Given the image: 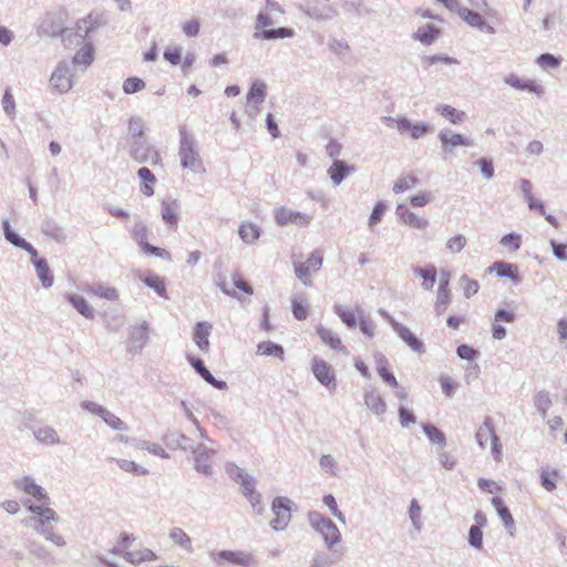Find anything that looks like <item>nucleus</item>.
<instances>
[{"mask_svg":"<svg viewBox=\"0 0 567 567\" xmlns=\"http://www.w3.org/2000/svg\"><path fill=\"white\" fill-rule=\"evenodd\" d=\"M385 209H386L385 204H384V203H381V202H380V203H378V204L374 206V208H373V210H372V213H371V215H370V218H369V225H370V227L375 226V225L381 220V218H382V216H383V214H384Z\"/></svg>","mask_w":567,"mask_h":567,"instance_id":"obj_62","label":"nucleus"},{"mask_svg":"<svg viewBox=\"0 0 567 567\" xmlns=\"http://www.w3.org/2000/svg\"><path fill=\"white\" fill-rule=\"evenodd\" d=\"M354 171V166L347 165L343 161H334L328 169V175L333 184L339 185L346 176Z\"/></svg>","mask_w":567,"mask_h":567,"instance_id":"obj_20","label":"nucleus"},{"mask_svg":"<svg viewBox=\"0 0 567 567\" xmlns=\"http://www.w3.org/2000/svg\"><path fill=\"white\" fill-rule=\"evenodd\" d=\"M66 299L82 316L85 318H93L94 311L83 297L78 295H68Z\"/></svg>","mask_w":567,"mask_h":567,"instance_id":"obj_37","label":"nucleus"},{"mask_svg":"<svg viewBox=\"0 0 567 567\" xmlns=\"http://www.w3.org/2000/svg\"><path fill=\"white\" fill-rule=\"evenodd\" d=\"M460 286H461L463 293L466 298H470V297L476 295L478 291V288H480L477 280L472 279L467 275H463L460 278Z\"/></svg>","mask_w":567,"mask_h":567,"instance_id":"obj_44","label":"nucleus"},{"mask_svg":"<svg viewBox=\"0 0 567 567\" xmlns=\"http://www.w3.org/2000/svg\"><path fill=\"white\" fill-rule=\"evenodd\" d=\"M424 432H425L426 436L432 442H435V443H439V444H444L445 443V435L437 427H435L433 425H425L424 426Z\"/></svg>","mask_w":567,"mask_h":567,"instance_id":"obj_59","label":"nucleus"},{"mask_svg":"<svg viewBox=\"0 0 567 567\" xmlns=\"http://www.w3.org/2000/svg\"><path fill=\"white\" fill-rule=\"evenodd\" d=\"M217 566L234 565L239 567H251L255 564L254 555L245 550H219L210 554Z\"/></svg>","mask_w":567,"mask_h":567,"instance_id":"obj_4","label":"nucleus"},{"mask_svg":"<svg viewBox=\"0 0 567 567\" xmlns=\"http://www.w3.org/2000/svg\"><path fill=\"white\" fill-rule=\"evenodd\" d=\"M505 83L516 90L528 91V92L535 93L537 95H542L544 93V89L540 84H538L532 80L520 79L518 75H516L514 73L508 74L505 78Z\"/></svg>","mask_w":567,"mask_h":567,"instance_id":"obj_13","label":"nucleus"},{"mask_svg":"<svg viewBox=\"0 0 567 567\" xmlns=\"http://www.w3.org/2000/svg\"><path fill=\"white\" fill-rule=\"evenodd\" d=\"M465 245L466 238L463 235L453 236L446 243L447 249L453 254L460 252L465 247Z\"/></svg>","mask_w":567,"mask_h":567,"instance_id":"obj_57","label":"nucleus"},{"mask_svg":"<svg viewBox=\"0 0 567 567\" xmlns=\"http://www.w3.org/2000/svg\"><path fill=\"white\" fill-rule=\"evenodd\" d=\"M32 260H33L35 269H37V275H38L39 279L41 280L42 285L45 288L51 287L53 284V276L50 271V268H49L47 261L43 259H39L38 257L32 258Z\"/></svg>","mask_w":567,"mask_h":567,"instance_id":"obj_32","label":"nucleus"},{"mask_svg":"<svg viewBox=\"0 0 567 567\" xmlns=\"http://www.w3.org/2000/svg\"><path fill=\"white\" fill-rule=\"evenodd\" d=\"M190 364L196 370V372L209 384L217 389H223L225 386V382L218 381L214 378V375L205 368L203 361L200 359L190 358Z\"/></svg>","mask_w":567,"mask_h":567,"instance_id":"obj_26","label":"nucleus"},{"mask_svg":"<svg viewBox=\"0 0 567 567\" xmlns=\"http://www.w3.org/2000/svg\"><path fill=\"white\" fill-rule=\"evenodd\" d=\"M537 63L542 68H557L559 65V59L549 53H544L537 58Z\"/></svg>","mask_w":567,"mask_h":567,"instance_id":"obj_63","label":"nucleus"},{"mask_svg":"<svg viewBox=\"0 0 567 567\" xmlns=\"http://www.w3.org/2000/svg\"><path fill=\"white\" fill-rule=\"evenodd\" d=\"M94 59V49L92 44L83 45L74 55L73 61L75 64L90 65Z\"/></svg>","mask_w":567,"mask_h":567,"instance_id":"obj_42","label":"nucleus"},{"mask_svg":"<svg viewBox=\"0 0 567 567\" xmlns=\"http://www.w3.org/2000/svg\"><path fill=\"white\" fill-rule=\"evenodd\" d=\"M102 23V20L99 14L90 13L82 20L78 21L76 27L80 31H83L84 34H89L90 32L96 30Z\"/></svg>","mask_w":567,"mask_h":567,"instance_id":"obj_38","label":"nucleus"},{"mask_svg":"<svg viewBox=\"0 0 567 567\" xmlns=\"http://www.w3.org/2000/svg\"><path fill=\"white\" fill-rule=\"evenodd\" d=\"M476 440L482 447L485 446L487 443H491L492 453L495 460H501L502 445L499 443L498 436L496 435L491 417H486L483 424L478 427L476 433Z\"/></svg>","mask_w":567,"mask_h":567,"instance_id":"obj_6","label":"nucleus"},{"mask_svg":"<svg viewBox=\"0 0 567 567\" xmlns=\"http://www.w3.org/2000/svg\"><path fill=\"white\" fill-rule=\"evenodd\" d=\"M396 215L398 218L406 226L423 230L429 226V221L426 218L421 217L416 215L415 213L411 212L406 205L400 204L396 207Z\"/></svg>","mask_w":567,"mask_h":567,"instance_id":"obj_11","label":"nucleus"},{"mask_svg":"<svg viewBox=\"0 0 567 567\" xmlns=\"http://www.w3.org/2000/svg\"><path fill=\"white\" fill-rule=\"evenodd\" d=\"M334 311L347 327L354 328L357 326L358 316L355 311L342 307H336Z\"/></svg>","mask_w":567,"mask_h":567,"instance_id":"obj_47","label":"nucleus"},{"mask_svg":"<svg viewBox=\"0 0 567 567\" xmlns=\"http://www.w3.org/2000/svg\"><path fill=\"white\" fill-rule=\"evenodd\" d=\"M183 32L185 35L193 38L199 33L200 23L198 19H192L183 23L182 25Z\"/></svg>","mask_w":567,"mask_h":567,"instance_id":"obj_60","label":"nucleus"},{"mask_svg":"<svg viewBox=\"0 0 567 567\" xmlns=\"http://www.w3.org/2000/svg\"><path fill=\"white\" fill-rule=\"evenodd\" d=\"M265 95L266 85L264 83L257 82L251 85L248 93V100L256 104H260L264 101Z\"/></svg>","mask_w":567,"mask_h":567,"instance_id":"obj_52","label":"nucleus"},{"mask_svg":"<svg viewBox=\"0 0 567 567\" xmlns=\"http://www.w3.org/2000/svg\"><path fill=\"white\" fill-rule=\"evenodd\" d=\"M39 533L45 536L47 539L51 540L56 546H64L65 542L64 538L60 535L53 532L52 528H37Z\"/></svg>","mask_w":567,"mask_h":567,"instance_id":"obj_61","label":"nucleus"},{"mask_svg":"<svg viewBox=\"0 0 567 567\" xmlns=\"http://www.w3.org/2000/svg\"><path fill=\"white\" fill-rule=\"evenodd\" d=\"M89 291L94 296H97L100 298H104L107 300H115L118 297V293L115 288L105 287L102 285L93 286L89 289Z\"/></svg>","mask_w":567,"mask_h":567,"instance_id":"obj_45","label":"nucleus"},{"mask_svg":"<svg viewBox=\"0 0 567 567\" xmlns=\"http://www.w3.org/2000/svg\"><path fill=\"white\" fill-rule=\"evenodd\" d=\"M275 221L278 226L285 227L293 224L298 227H307L311 221V216L292 210L287 207H279L274 213Z\"/></svg>","mask_w":567,"mask_h":567,"instance_id":"obj_10","label":"nucleus"},{"mask_svg":"<svg viewBox=\"0 0 567 567\" xmlns=\"http://www.w3.org/2000/svg\"><path fill=\"white\" fill-rule=\"evenodd\" d=\"M137 175L143 182L141 186L142 194L147 197L153 196L155 192L154 186L156 184L155 175L147 167L140 168Z\"/></svg>","mask_w":567,"mask_h":567,"instance_id":"obj_27","label":"nucleus"},{"mask_svg":"<svg viewBox=\"0 0 567 567\" xmlns=\"http://www.w3.org/2000/svg\"><path fill=\"white\" fill-rule=\"evenodd\" d=\"M501 244L512 251H516L520 247L522 236L518 234H507L501 239Z\"/></svg>","mask_w":567,"mask_h":567,"instance_id":"obj_55","label":"nucleus"},{"mask_svg":"<svg viewBox=\"0 0 567 567\" xmlns=\"http://www.w3.org/2000/svg\"><path fill=\"white\" fill-rule=\"evenodd\" d=\"M3 229L6 238L14 246L20 247L28 251L32 258L38 257V251L32 247L31 244L25 241L23 238L19 237L11 228L8 220L3 223Z\"/></svg>","mask_w":567,"mask_h":567,"instance_id":"obj_19","label":"nucleus"},{"mask_svg":"<svg viewBox=\"0 0 567 567\" xmlns=\"http://www.w3.org/2000/svg\"><path fill=\"white\" fill-rule=\"evenodd\" d=\"M309 520L311 526L322 535L329 547L340 542V532L330 518L315 512L309 515Z\"/></svg>","mask_w":567,"mask_h":567,"instance_id":"obj_5","label":"nucleus"},{"mask_svg":"<svg viewBox=\"0 0 567 567\" xmlns=\"http://www.w3.org/2000/svg\"><path fill=\"white\" fill-rule=\"evenodd\" d=\"M29 511L37 516V520H38L39 525H41L42 527L47 523H50L52 520H56L58 519L56 513L52 508H50L49 506H43V505L42 506H33V505H30L29 506Z\"/></svg>","mask_w":567,"mask_h":567,"instance_id":"obj_30","label":"nucleus"},{"mask_svg":"<svg viewBox=\"0 0 567 567\" xmlns=\"http://www.w3.org/2000/svg\"><path fill=\"white\" fill-rule=\"evenodd\" d=\"M238 235L245 243L252 244L260 237V228L254 223L245 221L239 226Z\"/></svg>","mask_w":567,"mask_h":567,"instance_id":"obj_28","label":"nucleus"},{"mask_svg":"<svg viewBox=\"0 0 567 567\" xmlns=\"http://www.w3.org/2000/svg\"><path fill=\"white\" fill-rule=\"evenodd\" d=\"M271 509L275 516L270 523L271 527L276 530L285 529L291 519L290 501L281 496L276 497L272 501Z\"/></svg>","mask_w":567,"mask_h":567,"instance_id":"obj_7","label":"nucleus"},{"mask_svg":"<svg viewBox=\"0 0 567 567\" xmlns=\"http://www.w3.org/2000/svg\"><path fill=\"white\" fill-rule=\"evenodd\" d=\"M323 264V251L315 249L305 261L293 264L295 274L306 286H311V275L318 272Z\"/></svg>","mask_w":567,"mask_h":567,"instance_id":"obj_3","label":"nucleus"},{"mask_svg":"<svg viewBox=\"0 0 567 567\" xmlns=\"http://www.w3.org/2000/svg\"><path fill=\"white\" fill-rule=\"evenodd\" d=\"M272 20L267 12H259L256 18V32L254 37L260 40H275V39H284L291 38L295 32L289 28H277L271 29Z\"/></svg>","mask_w":567,"mask_h":567,"instance_id":"obj_2","label":"nucleus"},{"mask_svg":"<svg viewBox=\"0 0 567 567\" xmlns=\"http://www.w3.org/2000/svg\"><path fill=\"white\" fill-rule=\"evenodd\" d=\"M101 417L113 430L124 431L127 429L126 424L118 416L106 409L103 411Z\"/></svg>","mask_w":567,"mask_h":567,"instance_id":"obj_46","label":"nucleus"},{"mask_svg":"<svg viewBox=\"0 0 567 567\" xmlns=\"http://www.w3.org/2000/svg\"><path fill=\"white\" fill-rule=\"evenodd\" d=\"M231 475H234V478L238 483H240V485L243 486V489H244V494L247 497H249L250 502L259 503L260 495L258 493H256V491H255L252 478L249 475H247L246 473L241 472L239 468L233 470Z\"/></svg>","mask_w":567,"mask_h":567,"instance_id":"obj_15","label":"nucleus"},{"mask_svg":"<svg viewBox=\"0 0 567 567\" xmlns=\"http://www.w3.org/2000/svg\"><path fill=\"white\" fill-rule=\"evenodd\" d=\"M132 234L140 247L147 243L148 228L145 224L136 223L133 227Z\"/></svg>","mask_w":567,"mask_h":567,"instance_id":"obj_54","label":"nucleus"},{"mask_svg":"<svg viewBox=\"0 0 567 567\" xmlns=\"http://www.w3.org/2000/svg\"><path fill=\"white\" fill-rule=\"evenodd\" d=\"M142 251L146 255H153L165 260H172V255L165 248L153 246L148 243L141 247Z\"/></svg>","mask_w":567,"mask_h":567,"instance_id":"obj_53","label":"nucleus"},{"mask_svg":"<svg viewBox=\"0 0 567 567\" xmlns=\"http://www.w3.org/2000/svg\"><path fill=\"white\" fill-rule=\"evenodd\" d=\"M436 111L446 120H449L452 124H458L463 122L466 117L465 112L457 110L451 105H441L436 109Z\"/></svg>","mask_w":567,"mask_h":567,"instance_id":"obj_35","label":"nucleus"},{"mask_svg":"<svg viewBox=\"0 0 567 567\" xmlns=\"http://www.w3.org/2000/svg\"><path fill=\"white\" fill-rule=\"evenodd\" d=\"M135 540L136 538L134 536L123 534L117 544L116 551L122 554L123 557L132 564H141L156 559V555L151 549L138 546Z\"/></svg>","mask_w":567,"mask_h":567,"instance_id":"obj_1","label":"nucleus"},{"mask_svg":"<svg viewBox=\"0 0 567 567\" xmlns=\"http://www.w3.org/2000/svg\"><path fill=\"white\" fill-rule=\"evenodd\" d=\"M414 274L422 278V287L425 290H431L436 280V268L433 265H429L426 267H416L414 268Z\"/></svg>","mask_w":567,"mask_h":567,"instance_id":"obj_24","label":"nucleus"},{"mask_svg":"<svg viewBox=\"0 0 567 567\" xmlns=\"http://www.w3.org/2000/svg\"><path fill=\"white\" fill-rule=\"evenodd\" d=\"M422 63L425 69H430L432 65L439 64V63L445 64V65H451V64H456L458 62L454 58H451L447 55L435 54V55L423 56Z\"/></svg>","mask_w":567,"mask_h":567,"instance_id":"obj_43","label":"nucleus"},{"mask_svg":"<svg viewBox=\"0 0 567 567\" xmlns=\"http://www.w3.org/2000/svg\"><path fill=\"white\" fill-rule=\"evenodd\" d=\"M378 373L379 375L381 377V379L391 388L393 389H398L399 388V383L396 381V378L394 377V374L390 371L389 367H388V362L385 359H381L379 361V367H378Z\"/></svg>","mask_w":567,"mask_h":567,"instance_id":"obj_41","label":"nucleus"},{"mask_svg":"<svg viewBox=\"0 0 567 567\" xmlns=\"http://www.w3.org/2000/svg\"><path fill=\"white\" fill-rule=\"evenodd\" d=\"M169 538L175 545L182 547L186 551L193 550L192 539L182 528H172L169 532Z\"/></svg>","mask_w":567,"mask_h":567,"instance_id":"obj_33","label":"nucleus"},{"mask_svg":"<svg viewBox=\"0 0 567 567\" xmlns=\"http://www.w3.org/2000/svg\"><path fill=\"white\" fill-rule=\"evenodd\" d=\"M440 140L444 146H470L472 144L467 137L457 133L451 135L447 133H441Z\"/></svg>","mask_w":567,"mask_h":567,"instance_id":"obj_40","label":"nucleus"},{"mask_svg":"<svg viewBox=\"0 0 567 567\" xmlns=\"http://www.w3.org/2000/svg\"><path fill=\"white\" fill-rule=\"evenodd\" d=\"M164 58L173 65L182 63V49L178 47H169L164 51Z\"/></svg>","mask_w":567,"mask_h":567,"instance_id":"obj_58","label":"nucleus"},{"mask_svg":"<svg viewBox=\"0 0 567 567\" xmlns=\"http://www.w3.org/2000/svg\"><path fill=\"white\" fill-rule=\"evenodd\" d=\"M468 542L470 544L477 548V549H481L482 546H483V533L481 530V527L480 526H476V525H473L471 528H470V533H468Z\"/></svg>","mask_w":567,"mask_h":567,"instance_id":"obj_56","label":"nucleus"},{"mask_svg":"<svg viewBox=\"0 0 567 567\" xmlns=\"http://www.w3.org/2000/svg\"><path fill=\"white\" fill-rule=\"evenodd\" d=\"M311 371L322 385L327 389L334 390L337 386V378L331 364L321 358L315 357L311 361Z\"/></svg>","mask_w":567,"mask_h":567,"instance_id":"obj_8","label":"nucleus"},{"mask_svg":"<svg viewBox=\"0 0 567 567\" xmlns=\"http://www.w3.org/2000/svg\"><path fill=\"white\" fill-rule=\"evenodd\" d=\"M396 332L411 349L417 352L424 351L423 342L409 328L400 326L396 328Z\"/></svg>","mask_w":567,"mask_h":567,"instance_id":"obj_31","label":"nucleus"},{"mask_svg":"<svg viewBox=\"0 0 567 567\" xmlns=\"http://www.w3.org/2000/svg\"><path fill=\"white\" fill-rule=\"evenodd\" d=\"M460 14L461 18L471 27L486 29L488 32H494V29L491 25L486 24V22L484 21L483 17L480 13L470 9H464L461 11Z\"/></svg>","mask_w":567,"mask_h":567,"instance_id":"obj_29","label":"nucleus"},{"mask_svg":"<svg viewBox=\"0 0 567 567\" xmlns=\"http://www.w3.org/2000/svg\"><path fill=\"white\" fill-rule=\"evenodd\" d=\"M559 478L557 471H543L540 475V482L545 489L551 492L556 488V482Z\"/></svg>","mask_w":567,"mask_h":567,"instance_id":"obj_50","label":"nucleus"},{"mask_svg":"<svg viewBox=\"0 0 567 567\" xmlns=\"http://www.w3.org/2000/svg\"><path fill=\"white\" fill-rule=\"evenodd\" d=\"M400 423L402 426H409L410 424L415 423V416L412 411L400 406L399 409Z\"/></svg>","mask_w":567,"mask_h":567,"instance_id":"obj_64","label":"nucleus"},{"mask_svg":"<svg viewBox=\"0 0 567 567\" xmlns=\"http://www.w3.org/2000/svg\"><path fill=\"white\" fill-rule=\"evenodd\" d=\"M256 353L261 357H276L281 361L285 359L284 348L272 341H262L258 343Z\"/></svg>","mask_w":567,"mask_h":567,"instance_id":"obj_25","label":"nucleus"},{"mask_svg":"<svg viewBox=\"0 0 567 567\" xmlns=\"http://www.w3.org/2000/svg\"><path fill=\"white\" fill-rule=\"evenodd\" d=\"M179 204L176 199L162 202V219L169 229L177 228Z\"/></svg>","mask_w":567,"mask_h":567,"instance_id":"obj_12","label":"nucleus"},{"mask_svg":"<svg viewBox=\"0 0 567 567\" xmlns=\"http://www.w3.org/2000/svg\"><path fill=\"white\" fill-rule=\"evenodd\" d=\"M143 281L147 287L154 289L159 297L167 298L164 278L157 275H148L143 279Z\"/></svg>","mask_w":567,"mask_h":567,"instance_id":"obj_39","label":"nucleus"},{"mask_svg":"<svg viewBox=\"0 0 567 567\" xmlns=\"http://www.w3.org/2000/svg\"><path fill=\"white\" fill-rule=\"evenodd\" d=\"M492 504L495 507L498 516L501 517L502 522L504 523L506 528H513L514 527V519L509 512V509L505 506L504 502L499 497H493Z\"/></svg>","mask_w":567,"mask_h":567,"instance_id":"obj_36","label":"nucleus"},{"mask_svg":"<svg viewBox=\"0 0 567 567\" xmlns=\"http://www.w3.org/2000/svg\"><path fill=\"white\" fill-rule=\"evenodd\" d=\"M179 156L182 165L192 171H199L203 168L202 159L196 150L194 141L185 135L181 141Z\"/></svg>","mask_w":567,"mask_h":567,"instance_id":"obj_9","label":"nucleus"},{"mask_svg":"<svg viewBox=\"0 0 567 567\" xmlns=\"http://www.w3.org/2000/svg\"><path fill=\"white\" fill-rule=\"evenodd\" d=\"M51 85L59 92H66L71 89V79L68 73L63 70L53 72L50 79Z\"/></svg>","mask_w":567,"mask_h":567,"instance_id":"obj_34","label":"nucleus"},{"mask_svg":"<svg viewBox=\"0 0 567 567\" xmlns=\"http://www.w3.org/2000/svg\"><path fill=\"white\" fill-rule=\"evenodd\" d=\"M317 334L329 348L336 351H346V347L342 344L341 338L333 330L319 326L317 327Z\"/></svg>","mask_w":567,"mask_h":567,"instance_id":"obj_17","label":"nucleus"},{"mask_svg":"<svg viewBox=\"0 0 567 567\" xmlns=\"http://www.w3.org/2000/svg\"><path fill=\"white\" fill-rule=\"evenodd\" d=\"M417 179L414 176L408 175L399 178L393 185V192L396 194L403 193L416 186Z\"/></svg>","mask_w":567,"mask_h":567,"instance_id":"obj_49","label":"nucleus"},{"mask_svg":"<svg viewBox=\"0 0 567 567\" xmlns=\"http://www.w3.org/2000/svg\"><path fill=\"white\" fill-rule=\"evenodd\" d=\"M212 324L207 322H198L194 329V341L202 351H208Z\"/></svg>","mask_w":567,"mask_h":567,"instance_id":"obj_21","label":"nucleus"},{"mask_svg":"<svg viewBox=\"0 0 567 567\" xmlns=\"http://www.w3.org/2000/svg\"><path fill=\"white\" fill-rule=\"evenodd\" d=\"M487 271L495 272L498 277L509 278L514 282L519 281V272L518 267L513 264L504 262V261H495Z\"/></svg>","mask_w":567,"mask_h":567,"instance_id":"obj_16","label":"nucleus"},{"mask_svg":"<svg viewBox=\"0 0 567 567\" xmlns=\"http://www.w3.org/2000/svg\"><path fill=\"white\" fill-rule=\"evenodd\" d=\"M16 485L25 494L33 496L40 502H43V504L48 503L49 498L47 494L43 492L42 487L35 484L31 478L23 477L20 481L16 482Z\"/></svg>","mask_w":567,"mask_h":567,"instance_id":"obj_18","label":"nucleus"},{"mask_svg":"<svg viewBox=\"0 0 567 567\" xmlns=\"http://www.w3.org/2000/svg\"><path fill=\"white\" fill-rule=\"evenodd\" d=\"M116 463L120 466V468L134 475H146L148 473L147 470H145L144 467H142L141 465L136 464L133 461L122 458L117 460Z\"/></svg>","mask_w":567,"mask_h":567,"instance_id":"obj_51","label":"nucleus"},{"mask_svg":"<svg viewBox=\"0 0 567 567\" xmlns=\"http://www.w3.org/2000/svg\"><path fill=\"white\" fill-rule=\"evenodd\" d=\"M441 34V30L433 25L426 24L417 29L414 33V39L420 41L422 44L431 45Z\"/></svg>","mask_w":567,"mask_h":567,"instance_id":"obj_22","label":"nucleus"},{"mask_svg":"<svg viewBox=\"0 0 567 567\" xmlns=\"http://www.w3.org/2000/svg\"><path fill=\"white\" fill-rule=\"evenodd\" d=\"M145 86H146L145 82L142 79L136 78V76L127 78L123 82V91L126 94H133V93L140 92V91L144 90Z\"/></svg>","mask_w":567,"mask_h":567,"instance_id":"obj_48","label":"nucleus"},{"mask_svg":"<svg viewBox=\"0 0 567 567\" xmlns=\"http://www.w3.org/2000/svg\"><path fill=\"white\" fill-rule=\"evenodd\" d=\"M365 405L375 414H383L386 410V404L380 393L374 390L364 393Z\"/></svg>","mask_w":567,"mask_h":567,"instance_id":"obj_23","label":"nucleus"},{"mask_svg":"<svg viewBox=\"0 0 567 567\" xmlns=\"http://www.w3.org/2000/svg\"><path fill=\"white\" fill-rule=\"evenodd\" d=\"M449 284H450V274L446 271H443L442 278L440 280L439 290H437V299L435 302V309H436L437 313L445 311L449 303L451 302V292H450Z\"/></svg>","mask_w":567,"mask_h":567,"instance_id":"obj_14","label":"nucleus"}]
</instances>
